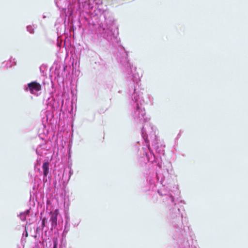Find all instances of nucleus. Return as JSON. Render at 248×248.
I'll list each match as a JSON object with an SVG mask.
<instances>
[{
	"label": "nucleus",
	"mask_w": 248,
	"mask_h": 248,
	"mask_svg": "<svg viewBox=\"0 0 248 248\" xmlns=\"http://www.w3.org/2000/svg\"><path fill=\"white\" fill-rule=\"evenodd\" d=\"M58 211H55L50 215V218L48 222L46 217H44L41 221V226L37 227L36 229V233L39 236L44 238L45 236L46 239L49 237L52 233V231L57 228L58 226Z\"/></svg>",
	"instance_id": "f257e3e1"
},
{
	"label": "nucleus",
	"mask_w": 248,
	"mask_h": 248,
	"mask_svg": "<svg viewBox=\"0 0 248 248\" xmlns=\"http://www.w3.org/2000/svg\"><path fill=\"white\" fill-rule=\"evenodd\" d=\"M52 68H55L54 73L58 78H62L64 79L65 74V70L67 68V66L65 63H62L61 62L55 63L54 62Z\"/></svg>",
	"instance_id": "f03ea898"
},
{
	"label": "nucleus",
	"mask_w": 248,
	"mask_h": 248,
	"mask_svg": "<svg viewBox=\"0 0 248 248\" xmlns=\"http://www.w3.org/2000/svg\"><path fill=\"white\" fill-rule=\"evenodd\" d=\"M24 89L25 91H29L31 93L37 96V93L41 90V85L36 81H33L25 86Z\"/></svg>",
	"instance_id": "7ed1b4c3"
},
{
	"label": "nucleus",
	"mask_w": 248,
	"mask_h": 248,
	"mask_svg": "<svg viewBox=\"0 0 248 248\" xmlns=\"http://www.w3.org/2000/svg\"><path fill=\"white\" fill-rule=\"evenodd\" d=\"M42 168L43 173V182L44 184L47 183V184H49L50 183L51 174H48L49 170V162L47 161L44 162Z\"/></svg>",
	"instance_id": "20e7f679"
},
{
	"label": "nucleus",
	"mask_w": 248,
	"mask_h": 248,
	"mask_svg": "<svg viewBox=\"0 0 248 248\" xmlns=\"http://www.w3.org/2000/svg\"><path fill=\"white\" fill-rule=\"evenodd\" d=\"M98 38L101 41L104 40L108 42V27L107 24L100 25L99 28Z\"/></svg>",
	"instance_id": "39448f33"
},
{
	"label": "nucleus",
	"mask_w": 248,
	"mask_h": 248,
	"mask_svg": "<svg viewBox=\"0 0 248 248\" xmlns=\"http://www.w3.org/2000/svg\"><path fill=\"white\" fill-rule=\"evenodd\" d=\"M60 103L53 98L49 99L47 103V108H50L52 111H55L60 108Z\"/></svg>",
	"instance_id": "423d86ee"
},
{
	"label": "nucleus",
	"mask_w": 248,
	"mask_h": 248,
	"mask_svg": "<svg viewBox=\"0 0 248 248\" xmlns=\"http://www.w3.org/2000/svg\"><path fill=\"white\" fill-rule=\"evenodd\" d=\"M16 64V61L15 58H13L12 57L9 59L7 61H4L2 62L1 65V68H5L8 69L9 68H11L13 66H15Z\"/></svg>",
	"instance_id": "0eeeda50"
},
{
	"label": "nucleus",
	"mask_w": 248,
	"mask_h": 248,
	"mask_svg": "<svg viewBox=\"0 0 248 248\" xmlns=\"http://www.w3.org/2000/svg\"><path fill=\"white\" fill-rule=\"evenodd\" d=\"M73 174V171L71 168V167L68 166V167L66 168H65L62 175V179L64 180V181H68L69 180L71 176Z\"/></svg>",
	"instance_id": "6e6552de"
},
{
	"label": "nucleus",
	"mask_w": 248,
	"mask_h": 248,
	"mask_svg": "<svg viewBox=\"0 0 248 248\" xmlns=\"http://www.w3.org/2000/svg\"><path fill=\"white\" fill-rule=\"evenodd\" d=\"M70 217L69 216H65L64 228L63 231V235H66L70 230Z\"/></svg>",
	"instance_id": "1a4fd4ad"
},
{
	"label": "nucleus",
	"mask_w": 248,
	"mask_h": 248,
	"mask_svg": "<svg viewBox=\"0 0 248 248\" xmlns=\"http://www.w3.org/2000/svg\"><path fill=\"white\" fill-rule=\"evenodd\" d=\"M66 0H54V2L55 5L57 7H58L59 9H65L66 8V5H65L64 7H63L62 5V3L63 2H65ZM66 5V4H65Z\"/></svg>",
	"instance_id": "9d476101"
},
{
	"label": "nucleus",
	"mask_w": 248,
	"mask_h": 248,
	"mask_svg": "<svg viewBox=\"0 0 248 248\" xmlns=\"http://www.w3.org/2000/svg\"><path fill=\"white\" fill-rule=\"evenodd\" d=\"M29 213L30 211L29 210H27L25 212L20 213L18 216L22 221H25L26 219L27 215Z\"/></svg>",
	"instance_id": "9b49d317"
},
{
	"label": "nucleus",
	"mask_w": 248,
	"mask_h": 248,
	"mask_svg": "<svg viewBox=\"0 0 248 248\" xmlns=\"http://www.w3.org/2000/svg\"><path fill=\"white\" fill-rule=\"evenodd\" d=\"M58 240L57 238H53L52 243H51L49 248H57Z\"/></svg>",
	"instance_id": "f8f14e48"
},
{
	"label": "nucleus",
	"mask_w": 248,
	"mask_h": 248,
	"mask_svg": "<svg viewBox=\"0 0 248 248\" xmlns=\"http://www.w3.org/2000/svg\"><path fill=\"white\" fill-rule=\"evenodd\" d=\"M28 236V232L27 231V230H26V228L25 227V229H24V231L22 233V238H21V242L23 243H25L26 242V237H27Z\"/></svg>",
	"instance_id": "ddd939ff"
},
{
	"label": "nucleus",
	"mask_w": 248,
	"mask_h": 248,
	"mask_svg": "<svg viewBox=\"0 0 248 248\" xmlns=\"http://www.w3.org/2000/svg\"><path fill=\"white\" fill-rule=\"evenodd\" d=\"M45 144L40 145L36 149V153L37 155H41L42 154V152H41V149L43 148V147L45 146Z\"/></svg>",
	"instance_id": "4468645a"
},
{
	"label": "nucleus",
	"mask_w": 248,
	"mask_h": 248,
	"mask_svg": "<svg viewBox=\"0 0 248 248\" xmlns=\"http://www.w3.org/2000/svg\"><path fill=\"white\" fill-rule=\"evenodd\" d=\"M27 31L31 34H33L34 33V28H32V26L29 25L26 27Z\"/></svg>",
	"instance_id": "2eb2a0df"
},
{
	"label": "nucleus",
	"mask_w": 248,
	"mask_h": 248,
	"mask_svg": "<svg viewBox=\"0 0 248 248\" xmlns=\"http://www.w3.org/2000/svg\"><path fill=\"white\" fill-rule=\"evenodd\" d=\"M80 220H78V221H77L75 222V223H73V226H74V227H77V226H78L79 225V223H80Z\"/></svg>",
	"instance_id": "dca6fc26"
},
{
	"label": "nucleus",
	"mask_w": 248,
	"mask_h": 248,
	"mask_svg": "<svg viewBox=\"0 0 248 248\" xmlns=\"http://www.w3.org/2000/svg\"><path fill=\"white\" fill-rule=\"evenodd\" d=\"M70 3H68V5H67L68 11H69V12H70L71 13H72V11H71L70 10Z\"/></svg>",
	"instance_id": "f3484780"
},
{
	"label": "nucleus",
	"mask_w": 248,
	"mask_h": 248,
	"mask_svg": "<svg viewBox=\"0 0 248 248\" xmlns=\"http://www.w3.org/2000/svg\"><path fill=\"white\" fill-rule=\"evenodd\" d=\"M40 69L41 72H42V71H43L42 66L40 67Z\"/></svg>",
	"instance_id": "a211bd4d"
},
{
	"label": "nucleus",
	"mask_w": 248,
	"mask_h": 248,
	"mask_svg": "<svg viewBox=\"0 0 248 248\" xmlns=\"http://www.w3.org/2000/svg\"><path fill=\"white\" fill-rule=\"evenodd\" d=\"M46 18V16H45V15H44V16H43V18Z\"/></svg>",
	"instance_id": "6ab92c4d"
},
{
	"label": "nucleus",
	"mask_w": 248,
	"mask_h": 248,
	"mask_svg": "<svg viewBox=\"0 0 248 248\" xmlns=\"http://www.w3.org/2000/svg\"><path fill=\"white\" fill-rule=\"evenodd\" d=\"M18 248H20L19 247H18Z\"/></svg>",
	"instance_id": "aec40b11"
}]
</instances>
